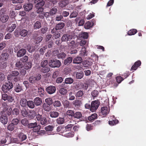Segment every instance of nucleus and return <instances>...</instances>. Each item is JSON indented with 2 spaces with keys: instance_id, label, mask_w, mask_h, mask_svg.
Here are the masks:
<instances>
[{
  "instance_id": "nucleus-21",
  "label": "nucleus",
  "mask_w": 146,
  "mask_h": 146,
  "mask_svg": "<svg viewBox=\"0 0 146 146\" xmlns=\"http://www.w3.org/2000/svg\"><path fill=\"white\" fill-rule=\"evenodd\" d=\"M25 10L29 11L31 10L33 7V5L30 3H26L23 6Z\"/></svg>"
},
{
  "instance_id": "nucleus-51",
  "label": "nucleus",
  "mask_w": 146,
  "mask_h": 146,
  "mask_svg": "<svg viewBox=\"0 0 146 146\" xmlns=\"http://www.w3.org/2000/svg\"><path fill=\"white\" fill-rule=\"evenodd\" d=\"M80 37L84 39H87L88 36V34L87 33L82 32L79 35Z\"/></svg>"
},
{
  "instance_id": "nucleus-50",
  "label": "nucleus",
  "mask_w": 146,
  "mask_h": 146,
  "mask_svg": "<svg viewBox=\"0 0 146 146\" xmlns=\"http://www.w3.org/2000/svg\"><path fill=\"white\" fill-rule=\"evenodd\" d=\"M84 94L83 91L82 90H80L76 93L75 96L76 98L82 97Z\"/></svg>"
},
{
  "instance_id": "nucleus-60",
  "label": "nucleus",
  "mask_w": 146,
  "mask_h": 146,
  "mask_svg": "<svg viewBox=\"0 0 146 146\" xmlns=\"http://www.w3.org/2000/svg\"><path fill=\"white\" fill-rule=\"evenodd\" d=\"M66 54L64 52H61L57 54V57L58 59L64 58L66 56Z\"/></svg>"
},
{
  "instance_id": "nucleus-58",
  "label": "nucleus",
  "mask_w": 146,
  "mask_h": 146,
  "mask_svg": "<svg viewBox=\"0 0 146 146\" xmlns=\"http://www.w3.org/2000/svg\"><path fill=\"white\" fill-rule=\"evenodd\" d=\"M54 127V126L49 125L45 127L44 129L46 131H52L53 130Z\"/></svg>"
},
{
  "instance_id": "nucleus-40",
  "label": "nucleus",
  "mask_w": 146,
  "mask_h": 146,
  "mask_svg": "<svg viewBox=\"0 0 146 146\" xmlns=\"http://www.w3.org/2000/svg\"><path fill=\"white\" fill-rule=\"evenodd\" d=\"M84 76L83 72L82 71H80L77 72L76 76L77 79H81Z\"/></svg>"
},
{
  "instance_id": "nucleus-61",
  "label": "nucleus",
  "mask_w": 146,
  "mask_h": 146,
  "mask_svg": "<svg viewBox=\"0 0 146 146\" xmlns=\"http://www.w3.org/2000/svg\"><path fill=\"white\" fill-rule=\"evenodd\" d=\"M99 94V93L97 90H94L92 92L91 95L93 98H94L97 97Z\"/></svg>"
},
{
  "instance_id": "nucleus-4",
  "label": "nucleus",
  "mask_w": 146,
  "mask_h": 146,
  "mask_svg": "<svg viewBox=\"0 0 146 146\" xmlns=\"http://www.w3.org/2000/svg\"><path fill=\"white\" fill-rule=\"evenodd\" d=\"M27 127L29 129H33V131L36 132L40 130L41 128V126L39 125H37L36 122L33 123H29Z\"/></svg>"
},
{
  "instance_id": "nucleus-39",
  "label": "nucleus",
  "mask_w": 146,
  "mask_h": 146,
  "mask_svg": "<svg viewBox=\"0 0 146 146\" xmlns=\"http://www.w3.org/2000/svg\"><path fill=\"white\" fill-rule=\"evenodd\" d=\"M56 123L59 125L63 124L65 122V119L64 117H59L56 120Z\"/></svg>"
},
{
  "instance_id": "nucleus-29",
  "label": "nucleus",
  "mask_w": 146,
  "mask_h": 146,
  "mask_svg": "<svg viewBox=\"0 0 146 146\" xmlns=\"http://www.w3.org/2000/svg\"><path fill=\"white\" fill-rule=\"evenodd\" d=\"M33 39L35 40L36 44H37L41 42L43 40V38L41 36H39L36 37L35 36L33 35Z\"/></svg>"
},
{
  "instance_id": "nucleus-14",
  "label": "nucleus",
  "mask_w": 146,
  "mask_h": 146,
  "mask_svg": "<svg viewBox=\"0 0 146 146\" xmlns=\"http://www.w3.org/2000/svg\"><path fill=\"white\" fill-rule=\"evenodd\" d=\"M65 26V23L63 22H60L57 24L55 26V27L53 29L52 31L54 30H59L62 29Z\"/></svg>"
},
{
  "instance_id": "nucleus-20",
  "label": "nucleus",
  "mask_w": 146,
  "mask_h": 146,
  "mask_svg": "<svg viewBox=\"0 0 146 146\" xmlns=\"http://www.w3.org/2000/svg\"><path fill=\"white\" fill-rule=\"evenodd\" d=\"M101 114L104 116L108 113L109 110L107 107H103L101 108Z\"/></svg>"
},
{
  "instance_id": "nucleus-17",
  "label": "nucleus",
  "mask_w": 146,
  "mask_h": 146,
  "mask_svg": "<svg viewBox=\"0 0 146 146\" xmlns=\"http://www.w3.org/2000/svg\"><path fill=\"white\" fill-rule=\"evenodd\" d=\"M28 34V31L25 29H20L19 34L23 37H25ZM17 36L15 35V36H18L19 35L18 33V34H16Z\"/></svg>"
},
{
  "instance_id": "nucleus-2",
  "label": "nucleus",
  "mask_w": 146,
  "mask_h": 146,
  "mask_svg": "<svg viewBox=\"0 0 146 146\" xmlns=\"http://www.w3.org/2000/svg\"><path fill=\"white\" fill-rule=\"evenodd\" d=\"M19 74V72L18 71L16 70L13 71L10 74L7 76V78L8 80L13 82L18 81L19 79L17 76Z\"/></svg>"
},
{
  "instance_id": "nucleus-48",
  "label": "nucleus",
  "mask_w": 146,
  "mask_h": 146,
  "mask_svg": "<svg viewBox=\"0 0 146 146\" xmlns=\"http://www.w3.org/2000/svg\"><path fill=\"white\" fill-rule=\"evenodd\" d=\"M57 30H54L53 31H53V29H52L51 32L52 33H54V35L55 37V38L56 39L58 38L60 36V33L58 31H56Z\"/></svg>"
},
{
  "instance_id": "nucleus-43",
  "label": "nucleus",
  "mask_w": 146,
  "mask_h": 146,
  "mask_svg": "<svg viewBox=\"0 0 146 146\" xmlns=\"http://www.w3.org/2000/svg\"><path fill=\"white\" fill-rule=\"evenodd\" d=\"M36 113L34 110H30L29 111V113L28 115L29 117L31 118H34L36 116Z\"/></svg>"
},
{
  "instance_id": "nucleus-30",
  "label": "nucleus",
  "mask_w": 146,
  "mask_h": 146,
  "mask_svg": "<svg viewBox=\"0 0 146 146\" xmlns=\"http://www.w3.org/2000/svg\"><path fill=\"white\" fill-rule=\"evenodd\" d=\"M43 109L46 111H49L51 110L50 105L44 103L43 105Z\"/></svg>"
},
{
  "instance_id": "nucleus-59",
  "label": "nucleus",
  "mask_w": 146,
  "mask_h": 146,
  "mask_svg": "<svg viewBox=\"0 0 146 146\" xmlns=\"http://www.w3.org/2000/svg\"><path fill=\"white\" fill-rule=\"evenodd\" d=\"M38 93L39 95L41 97H42L44 95V90L41 88H38Z\"/></svg>"
},
{
  "instance_id": "nucleus-37",
  "label": "nucleus",
  "mask_w": 146,
  "mask_h": 146,
  "mask_svg": "<svg viewBox=\"0 0 146 146\" xmlns=\"http://www.w3.org/2000/svg\"><path fill=\"white\" fill-rule=\"evenodd\" d=\"M27 106L30 108L33 109L35 108V104L34 101L29 100L28 101Z\"/></svg>"
},
{
  "instance_id": "nucleus-36",
  "label": "nucleus",
  "mask_w": 146,
  "mask_h": 146,
  "mask_svg": "<svg viewBox=\"0 0 146 146\" xmlns=\"http://www.w3.org/2000/svg\"><path fill=\"white\" fill-rule=\"evenodd\" d=\"M60 94L62 95H65L67 92V90L64 88H61L59 90Z\"/></svg>"
},
{
  "instance_id": "nucleus-12",
  "label": "nucleus",
  "mask_w": 146,
  "mask_h": 146,
  "mask_svg": "<svg viewBox=\"0 0 146 146\" xmlns=\"http://www.w3.org/2000/svg\"><path fill=\"white\" fill-rule=\"evenodd\" d=\"M56 89L55 87L52 86H50L46 88L47 92L49 94H51L54 93Z\"/></svg>"
},
{
  "instance_id": "nucleus-45",
  "label": "nucleus",
  "mask_w": 146,
  "mask_h": 146,
  "mask_svg": "<svg viewBox=\"0 0 146 146\" xmlns=\"http://www.w3.org/2000/svg\"><path fill=\"white\" fill-rule=\"evenodd\" d=\"M73 79L71 78H67L64 80V83L66 84H71L73 82Z\"/></svg>"
},
{
  "instance_id": "nucleus-15",
  "label": "nucleus",
  "mask_w": 146,
  "mask_h": 146,
  "mask_svg": "<svg viewBox=\"0 0 146 146\" xmlns=\"http://www.w3.org/2000/svg\"><path fill=\"white\" fill-rule=\"evenodd\" d=\"M35 105L36 106H39L42 103V99L39 97H36L33 100Z\"/></svg>"
},
{
  "instance_id": "nucleus-9",
  "label": "nucleus",
  "mask_w": 146,
  "mask_h": 146,
  "mask_svg": "<svg viewBox=\"0 0 146 146\" xmlns=\"http://www.w3.org/2000/svg\"><path fill=\"white\" fill-rule=\"evenodd\" d=\"M42 76L41 74H37L34 76H30L29 79L30 82L32 83H36V82L41 79Z\"/></svg>"
},
{
  "instance_id": "nucleus-22",
  "label": "nucleus",
  "mask_w": 146,
  "mask_h": 146,
  "mask_svg": "<svg viewBox=\"0 0 146 146\" xmlns=\"http://www.w3.org/2000/svg\"><path fill=\"white\" fill-rule=\"evenodd\" d=\"M18 137L19 140L21 141H23L25 140L27 138L26 135L23 133H20L18 135Z\"/></svg>"
},
{
  "instance_id": "nucleus-38",
  "label": "nucleus",
  "mask_w": 146,
  "mask_h": 146,
  "mask_svg": "<svg viewBox=\"0 0 146 146\" xmlns=\"http://www.w3.org/2000/svg\"><path fill=\"white\" fill-rule=\"evenodd\" d=\"M72 57H68L64 60V63L65 65H68L72 62Z\"/></svg>"
},
{
  "instance_id": "nucleus-53",
  "label": "nucleus",
  "mask_w": 146,
  "mask_h": 146,
  "mask_svg": "<svg viewBox=\"0 0 146 146\" xmlns=\"http://www.w3.org/2000/svg\"><path fill=\"white\" fill-rule=\"evenodd\" d=\"M22 115L24 117H27L28 115V112L25 108H23L21 110Z\"/></svg>"
},
{
  "instance_id": "nucleus-7",
  "label": "nucleus",
  "mask_w": 146,
  "mask_h": 146,
  "mask_svg": "<svg viewBox=\"0 0 146 146\" xmlns=\"http://www.w3.org/2000/svg\"><path fill=\"white\" fill-rule=\"evenodd\" d=\"M73 117L74 118L80 119L81 121H85L86 123L88 122L87 117L82 116V113L80 111H78L74 113Z\"/></svg>"
},
{
  "instance_id": "nucleus-3",
  "label": "nucleus",
  "mask_w": 146,
  "mask_h": 146,
  "mask_svg": "<svg viewBox=\"0 0 146 146\" xmlns=\"http://www.w3.org/2000/svg\"><path fill=\"white\" fill-rule=\"evenodd\" d=\"M49 66L52 68H59L61 65L60 62L56 59H52L49 61Z\"/></svg>"
},
{
  "instance_id": "nucleus-57",
  "label": "nucleus",
  "mask_w": 146,
  "mask_h": 146,
  "mask_svg": "<svg viewBox=\"0 0 146 146\" xmlns=\"http://www.w3.org/2000/svg\"><path fill=\"white\" fill-rule=\"evenodd\" d=\"M93 25L92 23L89 21L87 22L84 25V28L86 29H89L92 27Z\"/></svg>"
},
{
  "instance_id": "nucleus-18",
  "label": "nucleus",
  "mask_w": 146,
  "mask_h": 146,
  "mask_svg": "<svg viewBox=\"0 0 146 146\" xmlns=\"http://www.w3.org/2000/svg\"><path fill=\"white\" fill-rule=\"evenodd\" d=\"M28 101L26 99L22 98L20 101V105L23 107H26L27 106Z\"/></svg>"
},
{
  "instance_id": "nucleus-28",
  "label": "nucleus",
  "mask_w": 146,
  "mask_h": 146,
  "mask_svg": "<svg viewBox=\"0 0 146 146\" xmlns=\"http://www.w3.org/2000/svg\"><path fill=\"white\" fill-rule=\"evenodd\" d=\"M37 47L36 46H31L30 44H28L27 46V49L29 52H32L35 50V49Z\"/></svg>"
},
{
  "instance_id": "nucleus-8",
  "label": "nucleus",
  "mask_w": 146,
  "mask_h": 146,
  "mask_svg": "<svg viewBox=\"0 0 146 146\" xmlns=\"http://www.w3.org/2000/svg\"><path fill=\"white\" fill-rule=\"evenodd\" d=\"M100 104V102L98 100L93 101L91 103L90 110L93 112L96 111L98 108Z\"/></svg>"
},
{
  "instance_id": "nucleus-63",
  "label": "nucleus",
  "mask_w": 146,
  "mask_h": 146,
  "mask_svg": "<svg viewBox=\"0 0 146 146\" xmlns=\"http://www.w3.org/2000/svg\"><path fill=\"white\" fill-rule=\"evenodd\" d=\"M15 66L16 67L18 68H22L23 66L22 62L20 61H17L15 64Z\"/></svg>"
},
{
  "instance_id": "nucleus-16",
  "label": "nucleus",
  "mask_w": 146,
  "mask_h": 146,
  "mask_svg": "<svg viewBox=\"0 0 146 146\" xmlns=\"http://www.w3.org/2000/svg\"><path fill=\"white\" fill-rule=\"evenodd\" d=\"M26 53V50L24 48H21L17 52V56L18 57H22L25 55Z\"/></svg>"
},
{
  "instance_id": "nucleus-47",
  "label": "nucleus",
  "mask_w": 146,
  "mask_h": 146,
  "mask_svg": "<svg viewBox=\"0 0 146 146\" xmlns=\"http://www.w3.org/2000/svg\"><path fill=\"white\" fill-rule=\"evenodd\" d=\"M15 126L11 123H8L7 127V129L8 130L13 131L15 129Z\"/></svg>"
},
{
  "instance_id": "nucleus-55",
  "label": "nucleus",
  "mask_w": 146,
  "mask_h": 146,
  "mask_svg": "<svg viewBox=\"0 0 146 146\" xmlns=\"http://www.w3.org/2000/svg\"><path fill=\"white\" fill-rule=\"evenodd\" d=\"M137 32L136 29H132L128 31L127 34L129 35H132L135 34Z\"/></svg>"
},
{
  "instance_id": "nucleus-32",
  "label": "nucleus",
  "mask_w": 146,
  "mask_h": 146,
  "mask_svg": "<svg viewBox=\"0 0 146 146\" xmlns=\"http://www.w3.org/2000/svg\"><path fill=\"white\" fill-rule=\"evenodd\" d=\"M9 19V17L7 15H4L2 16H1L0 20L3 23H5Z\"/></svg>"
},
{
  "instance_id": "nucleus-11",
  "label": "nucleus",
  "mask_w": 146,
  "mask_h": 146,
  "mask_svg": "<svg viewBox=\"0 0 146 146\" xmlns=\"http://www.w3.org/2000/svg\"><path fill=\"white\" fill-rule=\"evenodd\" d=\"M9 55L7 53V50L3 51L1 55V60L3 61H6L9 58Z\"/></svg>"
},
{
  "instance_id": "nucleus-25",
  "label": "nucleus",
  "mask_w": 146,
  "mask_h": 146,
  "mask_svg": "<svg viewBox=\"0 0 146 146\" xmlns=\"http://www.w3.org/2000/svg\"><path fill=\"white\" fill-rule=\"evenodd\" d=\"M98 117V115L96 113H94L91 114V115L89 116L87 120H88L89 121H94L95 119H97Z\"/></svg>"
},
{
  "instance_id": "nucleus-49",
  "label": "nucleus",
  "mask_w": 146,
  "mask_h": 146,
  "mask_svg": "<svg viewBox=\"0 0 146 146\" xmlns=\"http://www.w3.org/2000/svg\"><path fill=\"white\" fill-rule=\"evenodd\" d=\"M53 104L55 107H59L61 106V102L60 101L55 100L53 102Z\"/></svg>"
},
{
  "instance_id": "nucleus-33",
  "label": "nucleus",
  "mask_w": 146,
  "mask_h": 146,
  "mask_svg": "<svg viewBox=\"0 0 146 146\" xmlns=\"http://www.w3.org/2000/svg\"><path fill=\"white\" fill-rule=\"evenodd\" d=\"M73 124H68L65 127L64 129V132H66L67 131H70L71 130Z\"/></svg>"
},
{
  "instance_id": "nucleus-35",
  "label": "nucleus",
  "mask_w": 146,
  "mask_h": 146,
  "mask_svg": "<svg viewBox=\"0 0 146 146\" xmlns=\"http://www.w3.org/2000/svg\"><path fill=\"white\" fill-rule=\"evenodd\" d=\"M69 1L68 0H63L60 2L59 5L62 7H63L67 5L69 3Z\"/></svg>"
},
{
  "instance_id": "nucleus-46",
  "label": "nucleus",
  "mask_w": 146,
  "mask_h": 146,
  "mask_svg": "<svg viewBox=\"0 0 146 146\" xmlns=\"http://www.w3.org/2000/svg\"><path fill=\"white\" fill-rule=\"evenodd\" d=\"M23 89L22 86H21L19 84H17L16 85L15 90L16 92H19L22 91Z\"/></svg>"
},
{
  "instance_id": "nucleus-54",
  "label": "nucleus",
  "mask_w": 146,
  "mask_h": 146,
  "mask_svg": "<svg viewBox=\"0 0 146 146\" xmlns=\"http://www.w3.org/2000/svg\"><path fill=\"white\" fill-rule=\"evenodd\" d=\"M74 112V111L71 110H68L66 113V115L71 117H73Z\"/></svg>"
},
{
  "instance_id": "nucleus-52",
  "label": "nucleus",
  "mask_w": 146,
  "mask_h": 146,
  "mask_svg": "<svg viewBox=\"0 0 146 146\" xmlns=\"http://www.w3.org/2000/svg\"><path fill=\"white\" fill-rule=\"evenodd\" d=\"M63 133H65L64 135L65 137H72L74 135V132L72 131H70L69 132L66 133L63 132Z\"/></svg>"
},
{
  "instance_id": "nucleus-27",
  "label": "nucleus",
  "mask_w": 146,
  "mask_h": 146,
  "mask_svg": "<svg viewBox=\"0 0 146 146\" xmlns=\"http://www.w3.org/2000/svg\"><path fill=\"white\" fill-rule=\"evenodd\" d=\"M92 64V62L88 60H86L82 63L83 66L85 68H89Z\"/></svg>"
},
{
  "instance_id": "nucleus-56",
  "label": "nucleus",
  "mask_w": 146,
  "mask_h": 146,
  "mask_svg": "<svg viewBox=\"0 0 146 146\" xmlns=\"http://www.w3.org/2000/svg\"><path fill=\"white\" fill-rule=\"evenodd\" d=\"M21 123L24 126H28V124L29 123L28 120L26 118L22 119L21 120Z\"/></svg>"
},
{
  "instance_id": "nucleus-31",
  "label": "nucleus",
  "mask_w": 146,
  "mask_h": 146,
  "mask_svg": "<svg viewBox=\"0 0 146 146\" xmlns=\"http://www.w3.org/2000/svg\"><path fill=\"white\" fill-rule=\"evenodd\" d=\"M44 2L43 1V2H40V3H37L36 4L35 6L37 9H38V10L40 11H42L43 9H42V7L44 5Z\"/></svg>"
},
{
  "instance_id": "nucleus-24",
  "label": "nucleus",
  "mask_w": 146,
  "mask_h": 146,
  "mask_svg": "<svg viewBox=\"0 0 146 146\" xmlns=\"http://www.w3.org/2000/svg\"><path fill=\"white\" fill-rule=\"evenodd\" d=\"M82 59L81 57L78 56L74 58L73 63L74 64H80L82 61Z\"/></svg>"
},
{
  "instance_id": "nucleus-62",
  "label": "nucleus",
  "mask_w": 146,
  "mask_h": 146,
  "mask_svg": "<svg viewBox=\"0 0 146 146\" xmlns=\"http://www.w3.org/2000/svg\"><path fill=\"white\" fill-rule=\"evenodd\" d=\"M108 122L110 125L112 126L118 123L119 121L117 119L113 120L111 121H109Z\"/></svg>"
},
{
  "instance_id": "nucleus-34",
  "label": "nucleus",
  "mask_w": 146,
  "mask_h": 146,
  "mask_svg": "<svg viewBox=\"0 0 146 146\" xmlns=\"http://www.w3.org/2000/svg\"><path fill=\"white\" fill-rule=\"evenodd\" d=\"M9 137L3 138L1 140L0 142L2 144H6V145L9 144V140H8Z\"/></svg>"
},
{
  "instance_id": "nucleus-41",
  "label": "nucleus",
  "mask_w": 146,
  "mask_h": 146,
  "mask_svg": "<svg viewBox=\"0 0 146 146\" xmlns=\"http://www.w3.org/2000/svg\"><path fill=\"white\" fill-rule=\"evenodd\" d=\"M41 27V23L40 22L38 21H36L33 25V28L34 29H38Z\"/></svg>"
},
{
  "instance_id": "nucleus-13",
  "label": "nucleus",
  "mask_w": 146,
  "mask_h": 146,
  "mask_svg": "<svg viewBox=\"0 0 146 146\" xmlns=\"http://www.w3.org/2000/svg\"><path fill=\"white\" fill-rule=\"evenodd\" d=\"M0 120L3 124H7L8 121L7 116L5 113L3 114L0 117Z\"/></svg>"
},
{
  "instance_id": "nucleus-6",
  "label": "nucleus",
  "mask_w": 146,
  "mask_h": 146,
  "mask_svg": "<svg viewBox=\"0 0 146 146\" xmlns=\"http://www.w3.org/2000/svg\"><path fill=\"white\" fill-rule=\"evenodd\" d=\"M13 87V84L12 82L8 81L5 84L2 85L1 87L4 93H7L8 91L11 89Z\"/></svg>"
},
{
  "instance_id": "nucleus-23",
  "label": "nucleus",
  "mask_w": 146,
  "mask_h": 146,
  "mask_svg": "<svg viewBox=\"0 0 146 146\" xmlns=\"http://www.w3.org/2000/svg\"><path fill=\"white\" fill-rule=\"evenodd\" d=\"M72 104L76 108H79L82 104V102L79 100H76L72 102Z\"/></svg>"
},
{
  "instance_id": "nucleus-44",
  "label": "nucleus",
  "mask_w": 146,
  "mask_h": 146,
  "mask_svg": "<svg viewBox=\"0 0 146 146\" xmlns=\"http://www.w3.org/2000/svg\"><path fill=\"white\" fill-rule=\"evenodd\" d=\"M40 70L41 72L43 73H46L48 72L50 70V68L49 67L47 66L46 67H42Z\"/></svg>"
},
{
  "instance_id": "nucleus-64",
  "label": "nucleus",
  "mask_w": 146,
  "mask_h": 146,
  "mask_svg": "<svg viewBox=\"0 0 146 146\" xmlns=\"http://www.w3.org/2000/svg\"><path fill=\"white\" fill-rule=\"evenodd\" d=\"M19 113V110L17 108H14L12 110V114L15 116L18 115Z\"/></svg>"
},
{
  "instance_id": "nucleus-19",
  "label": "nucleus",
  "mask_w": 146,
  "mask_h": 146,
  "mask_svg": "<svg viewBox=\"0 0 146 146\" xmlns=\"http://www.w3.org/2000/svg\"><path fill=\"white\" fill-rule=\"evenodd\" d=\"M62 103L64 108H70L71 107L70 102L67 100H63Z\"/></svg>"
},
{
  "instance_id": "nucleus-10",
  "label": "nucleus",
  "mask_w": 146,
  "mask_h": 146,
  "mask_svg": "<svg viewBox=\"0 0 146 146\" xmlns=\"http://www.w3.org/2000/svg\"><path fill=\"white\" fill-rule=\"evenodd\" d=\"M2 98L4 101L7 100L9 102H12L14 100L11 95H8L6 94H2Z\"/></svg>"
},
{
  "instance_id": "nucleus-1",
  "label": "nucleus",
  "mask_w": 146,
  "mask_h": 146,
  "mask_svg": "<svg viewBox=\"0 0 146 146\" xmlns=\"http://www.w3.org/2000/svg\"><path fill=\"white\" fill-rule=\"evenodd\" d=\"M73 37L72 35L66 34L63 35L61 40L62 42H67L68 46L71 48H75L76 47V43L74 40H72Z\"/></svg>"
},
{
  "instance_id": "nucleus-26",
  "label": "nucleus",
  "mask_w": 146,
  "mask_h": 146,
  "mask_svg": "<svg viewBox=\"0 0 146 146\" xmlns=\"http://www.w3.org/2000/svg\"><path fill=\"white\" fill-rule=\"evenodd\" d=\"M49 115L52 118H56L59 116V113L57 111H52L50 112Z\"/></svg>"
},
{
  "instance_id": "nucleus-5",
  "label": "nucleus",
  "mask_w": 146,
  "mask_h": 146,
  "mask_svg": "<svg viewBox=\"0 0 146 146\" xmlns=\"http://www.w3.org/2000/svg\"><path fill=\"white\" fill-rule=\"evenodd\" d=\"M36 118L38 121H40V123L41 125L45 126L47 124V121L45 117H42V115L38 114Z\"/></svg>"
},
{
  "instance_id": "nucleus-42",
  "label": "nucleus",
  "mask_w": 146,
  "mask_h": 146,
  "mask_svg": "<svg viewBox=\"0 0 146 146\" xmlns=\"http://www.w3.org/2000/svg\"><path fill=\"white\" fill-rule=\"evenodd\" d=\"M81 56H83L87 55V53L86 52V50L85 47H83L82 48L81 50L80 51V54Z\"/></svg>"
}]
</instances>
